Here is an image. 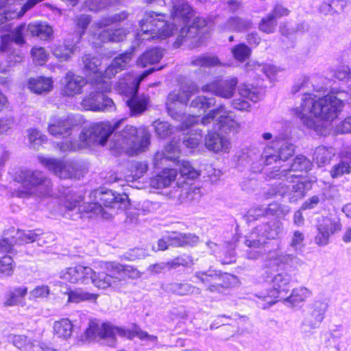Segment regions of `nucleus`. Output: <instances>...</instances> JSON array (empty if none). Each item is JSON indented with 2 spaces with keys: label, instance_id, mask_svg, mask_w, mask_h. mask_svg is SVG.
Listing matches in <instances>:
<instances>
[{
  "label": "nucleus",
  "instance_id": "6e6552de",
  "mask_svg": "<svg viewBox=\"0 0 351 351\" xmlns=\"http://www.w3.org/2000/svg\"><path fill=\"white\" fill-rule=\"evenodd\" d=\"M295 153V146L286 141L276 138L271 145H267L260 155L257 149H251L247 153L252 161L260 157L261 164L267 166L286 161Z\"/></svg>",
  "mask_w": 351,
  "mask_h": 351
},
{
  "label": "nucleus",
  "instance_id": "8fccbe9b",
  "mask_svg": "<svg viewBox=\"0 0 351 351\" xmlns=\"http://www.w3.org/2000/svg\"><path fill=\"white\" fill-rule=\"evenodd\" d=\"M252 22L239 17L230 18L226 24V30L241 31L250 27Z\"/></svg>",
  "mask_w": 351,
  "mask_h": 351
},
{
  "label": "nucleus",
  "instance_id": "a19ab883",
  "mask_svg": "<svg viewBox=\"0 0 351 351\" xmlns=\"http://www.w3.org/2000/svg\"><path fill=\"white\" fill-rule=\"evenodd\" d=\"M53 331L59 338L67 339L71 336L73 324L69 319H62L54 322Z\"/></svg>",
  "mask_w": 351,
  "mask_h": 351
},
{
  "label": "nucleus",
  "instance_id": "f704fd0d",
  "mask_svg": "<svg viewBox=\"0 0 351 351\" xmlns=\"http://www.w3.org/2000/svg\"><path fill=\"white\" fill-rule=\"evenodd\" d=\"M179 152L180 149L178 143L172 141L165 146L164 152L156 153L154 158V165L158 166L160 161L165 158L169 160H175L178 157Z\"/></svg>",
  "mask_w": 351,
  "mask_h": 351
},
{
  "label": "nucleus",
  "instance_id": "5fc2aeb1",
  "mask_svg": "<svg viewBox=\"0 0 351 351\" xmlns=\"http://www.w3.org/2000/svg\"><path fill=\"white\" fill-rule=\"evenodd\" d=\"M39 234L32 230L18 231L16 233L15 243L19 245L36 241Z\"/></svg>",
  "mask_w": 351,
  "mask_h": 351
},
{
  "label": "nucleus",
  "instance_id": "49530a36",
  "mask_svg": "<svg viewBox=\"0 0 351 351\" xmlns=\"http://www.w3.org/2000/svg\"><path fill=\"white\" fill-rule=\"evenodd\" d=\"M82 61L84 62V71L87 75L99 73V77H101L99 68L101 65V60L99 58L87 54L83 56Z\"/></svg>",
  "mask_w": 351,
  "mask_h": 351
},
{
  "label": "nucleus",
  "instance_id": "423d86ee",
  "mask_svg": "<svg viewBox=\"0 0 351 351\" xmlns=\"http://www.w3.org/2000/svg\"><path fill=\"white\" fill-rule=\"evenodd\" d=\"M152 71L153 69H150L145 71L139 76L128 75L123 81L119 82L117 86V90L120 93L130 97L126 103L132 115L141 114L149 104V98L148 96H138L136 93L141 82Z\"/></svg>",
  "mask_w": 351,
  "mask_h": 351
},
{
  "label": "nucleus",
  "instance_id": "c85d7f7f",
  "mask_svg": "<svg viewBox=\"0 0 351 351\" xmlns=\"http://www.w3.org/2000/svg\"><path fill=\"white\" fill-rule=\"evenodd\" d=\"M166 292L180 296L200 295L201 289L187 282H169L162 285Z\"/></svg>",
  "mask_w": 351,
  "mask_h": 351
},
{
  "label": "nucleus",
  "instance_id": "1a4fd4ad",
  "mask_svg": "<svg viewBox=\"0 0 351 351\" xmlns=\"http://www.w3.org/2000/svg\"><path fill=\"white\" fill-rule=\"evenodd\" d=\"M200 121L201 123L206 125L211 122L215 123L218 122L219 128L223 131L237 134L239 133L242 128L241 123L234 119L232 113L227 111L223 106H220L215 110H211L202 119L194 116L189 117L186 120L182 122L181 125L182 130H185L195 123H197Z\"/></svg>",
  "mask_w": 351,
  "mask_h": 351
},
{
  "label": "nucleus",
  "instance_id": "b1692460",
  "mask_svg": "<svg viewBox=\"0 0 351 351\" xmlns=\"http://www.w3.org/2000/svg\"><path fill=\"white\" fill-rule=\"evenodd\" d=\"M38 160L43 166L61 178H69L73 175L75 167L72 162L45 157H39Z\"/></svg>",
  "mask_w": 351,
  "mask_h": 351
},
{
  "label": "nucleus",
  "instance_id": "9b49d317",
  "mask_svg": "<svg viewBox=\"0 0 351 351\" xmlns=\"http://www.w3.org/2000/svg\"><path fill=\"white\" fill-rule=\"evenodd\" d=\"M110 88V83L104 80L103 78H99L95 84L93 90L82 101V106L86 110L93 111L114 110L113 101L104 95V93L108 91Z\"/></svg>",
  "mask_w": 351,
  "mask_h": 351
},
{
  "label": "nucleus",
  "instance_id": "bb28decb",
  "mask_svg": "<svg viewBox=\"0 0 351 351\" xmlns=\"http://www.w3.org/2000/svg\"><path fill=\"white\" fill-rule=\"evenodd\" d=\"M72 126L73 124L69 119L54 115L49 119L48 131L49 134L57 138H66L71 134Z\"/></svg>",
  "mask_w": 351,
  "mask_h": 351
},
{
  "label": "nucleus",
  "instance_id": "774afa93",
  "mask_svg": "<svg viewBox=\"0 0 351 351\" xmlns=\"http://www.w3.org/2000/svg\"><path fill=\"white\" fill-rule=\"evenodd\" d=\"M91 21L90 15L81 14L75 16V23L77 29H81V35L84 34L85 30Z\"/></svg>",
  "mask_w": 351,
  "mask_h": 351
},
{
  "label": "nucleus",
  "instance_id": "3c124183",
  "mask_svg": "<svg viewBox=\"0 0 351 351\" xmlns=\"http://www.w3.org/2000/svg\"><path fill=\"white\" fill-rule=\"evenodd\" d=\"M220 64L217 56H198L191 61V65L199 67H210Z\"/></svg>",
  "mask_w": 351,
  "mask_h": 351
},
{
  "label": "nucleus",
  "instance_id": "f03ea898",
  "mask_svg": "<svg viewBox=\"0 0 351 351\" xmlns=\"http://www.w3.org/2000/svg\"><path fill=\"white\" fill-rule=\"evenodd\" d=\"M172 23H168L161 13L146 12L139 22V39H165L173 35L178 27L188 25L194 16V10L186 0H171L170 9Z\"/></svg>",
  "mask_w": 351,
  "mask_h": 351
},
{
  "label": "nucleus",
  "instance_id": "f257e3e1",
  "mask_svg": "<svg viewBox=\"0 0 351 351\" xmlns=\"http://www.w3.org/2000/svg\"><path fill=\"white\" fill-rule=\"evenodd\" d=\"M345 101L351 106V86L348 91L339 90L318 99L307 95L302 99L300 106L292 111L305 126L318 131L319 125L316 119L333 121L343 110Z\"/></svg>",
  "mask_w": 351,
  "mask_h": 351
},
{
  "label": "nucleus",
  "instance_id": "ea45409f",
  "mask_svg": "<svg viewBox=\"0 0 351 351\" xmlns=\"http://www.w3.org/2000/svg\"><path fill=\"white\" fill-rule=\"evenodd\" d=\"M267 243L263 233L258 230V226L245 237V244L252 249H259L265 247Z\"/></svg>",
  "mask_w": 351,
  "mask_h": 351
},
{
  "label": "nucleus",
  "instance_id": "4468645a",
  "mask_svg": "<svg viewBox=\"0 0 351 351\" xmlns=\"http://www.w3.org/2000/svg\"><path fill=\"white\" fill-rule=\"evenodd\" d=\"M312 162L304 155L297 156L288 168L275 167L267 173L271 179H278L294 183L295 180L300 177L297 172L308 171L311 169Z\"/></svg>",
  "mask_w": 351,
  "mask_h": 351
},
{
  "label": "nucleus",
  "instance_id": "dca6fc26",
  "mask_svg": "<svg viewBox=\"0 0 351 351\" xmlns=\"http://www.w3.org/2000/svg\"><path fill=\"white\" fill-rule=\"evenodd\" d=\"M295 182L296 183L293 184L291 189L282 183L271 187L268 192V197H272L277 195L284 196L287 195L290 202H298L305 196L306 191L311 188V183L301 180Z\"/></svg>",
  "mask_w": 351,
  "mask_h": 351
},
{
  "label": "nucleus",
  "instance_id": "69168bd1",
  "mask_svg": "<svg viewBox=\"0 0 351 351\" xmlns=\"http://www.w3.org/2000/svg\"><path fill=\"white\" fill-rule=\"evenodd\" d=\"M33 60L37 64L42 65L45 64L48 59V53L43 47H33L31 50Z\"/></svg>",
  "mask_w": 351,
  "mask_h": 351
},
{
  "label": "nucleus",
  "instance_id": "7ed1b4c3",
  "mask_svg": "<svg viewBox=\"0 0 351 351\" xmlns=\"http://www.w3.org/2000/svg\"><path fill=\"white\" fill-rule=\"evenodd\" d=\"M89 199L90 202L81 204L82 196L67 197L64 216L76 220L82 217V213H94L108 219L112 215L110 210L119 209L121 204L128 199V196L125 194L116 195L111 190L97 189L90 193Z\"/></svg>",
  "mask_w": 351,
  "mask_h": 351
},
{
  "label": "nucleus",
  "instance_id": "864d4df0",
  "mask_svg": "<svg viewBox=\"0 0 351 351\" xmlns=\"http://www.w3.org/2000/svg\"><path fill=\"white\" fill-rule=\"evenodd\" d=\"M277 21L270 14L263 17L259 23V29L267 34L274 33L277 26Z\"/></svg>",
  "mask_w": 351,
  "mask_h": 351
},
{
  "label": "nucleus",
  "instance_id": "680f3d73",
  "mask_svg": "<svg viewBox=\"0 0 351 351\" xmlns=\"http://www.w3.org/2000/svg\"><path fill=\"white\" fill-rule=\"evenodd\" d=\"M180 173L182 177L194 179L199 176L198 171L195 170L188 161H182L180 164Z\"/></svg>",
  "mask_w": 351,
  "mask_h": 351
},
{
  "label": "nucleus",
  "instance_id": "13d9d810",
  "mask_svg": "<svg viewBox=\"0 0 351 351\" xmlns=\"http://www.w3.org/2000/svg\"><path fill=\"white\" fill-rule=\"evenodd\" d=\"M304 234L299 230H296L294 231L293 233V236L291 239L289 245L294 252H298L299 251H302V248L304 247Z\"/></svg>",
  "mask_w": 351,
  "mask_h": 351
},
{
  "label": "nucleus",
  "instance_id": "c03bdc74",
  "mask_svg": "<svg viewBox=\"0 0 351 351\" xmlns=\"http://www.w3.org/2000/svg\"><path fill=\"white\" fill-rule=\"evenodd\" d=\"M215 102V99L213 97L197 96L191 101L189 107L193 109V111L205 112L208 108L214 106Z\"/></svg>",
  "mask_w": 351,
  "mask_h": 351
},
{
  "label": "nucleus",
  "instance_id": "473e14b6",
  "mask_svg": "<svg viewBox=\"0 0 351 351\" xmlns=\"http://www.w3.org/2000/svg\"><path fill=\"white\" fill-rule=\"evenodd\" d=\"M258 230L263 233L266 240L276 239L282 232L283 227L280 221L272 220L258 226Z\"/></svg>",
  "mask_w": 351,
  "mask_h": 351
},
{
  "label": "nucleus",
  "instance_id": "393cba45",
  "mask_svg": "<svg viewBox=\"0 0 351 351\" xmlns=\"http://www.w3.org/2000/svg\"><path fill=\"white\" fill-rule=\"evenodd\" d=\"M8 340L21 351H53L24 335L10 334L8 335Z\"/></svg>",
  "mask_w": 351,
  "mask_h": 351
},
{
  "label": "nucleus",
  "instance_id": "052dcab7",
  "mask_svg": "<svg viewBox=\"0 0 351 351\" xmlns=\"http://www.w3.org/2000/svg\"><path fill=\"white\" fill-rule=\"evenodd\" d=\"M14 271L12 258L10 256H4L0 258V274L10 276Z\"/></svg>",
  "mask_w": 351,
  "mask_h": 351
},
{
  "label": "nucleus",
  "instance_id": "7c9ffc66",
  "mask_svg": "<svg viewBox=\"0 0 351 351\" xmlns=\"http://www.w3.org/2000/svg\"><path fill=\"white\" fill-rule=\"evenodd\" d=\"M66 84L62 90L66 96H74L82 93V88L86 84V80L83 77L68 73L65 77Z\"/></svg>",
  "mask_w": 351,
  "mask_h": 351
},
{
  "label": "nucleus",
  "instance_id": "f8f14e48",
  "mask_svg": "<svg viewBox=\"0 0 351 351\" xmlns=\"http://www.w3.org/2000/svg\"><path fill=\"white\" fill-rule=\"evenodd\" d=\"M122 123L123 119L113 123L100 122L85 129L80 135V139L82 142L81 146H90L94 144L104 145L109 136L119 128Z\"/></svg>",
  "mask_w": 351,
  "mask_h": 351
},
{
  "label": "nucleus",
  "instance_id": "e433bc0d",
  "mask_svg": "<svg viewBox=\"0 0 351 351\" xmlns=\"http://www.w3.org/2000/svg\"><path fill=\"white\" fill-rule=\"evenodd\" d=\"M311 295V291L304 287H299L292 290L291 293L284 298L285 301L289 303L291 306H296L304 302Z\"/></svg>",
  "mask_w": 351,
  "mask_h": 351
},
{
  "label": "nucleus",
  "instance_id": "6ab92c4d",
  "mask_svg": "<svg viewBox=\"0 0 351 351\" xmlns=\"http://www.w3.org/2000/svg\"><path fill=\"white\" fill-rule=\"evenodd\" d=\"M326 308L327 304L325 302H315L304 315L300 327L301 330L303 332H310L318 328L324 319Z\"/></svg>",
  "mask_w": 351,
  "mask_h": 351
},
{
  "label": "nucleus",
  "instance_id": "4d7b16f0",
  "mask_svg": "<svg viewBox=\"0 0 351 351\" xmlns=\"http://www.w3.org/2000/svg\"><path fill=\"white\" fill-rule=\"evenodd\" d=\"M153 126L154 127L156 134L161 138L167 137L173 132V128L167 121L160 120L155 121L153 123Z\"/></svg>",
  "mask_w": 351,
  "mask_h": 351
},
{
  "label": "nucleus",
  "instance_id": "2eb2a0df",
  "mask_svg": "<svg viewBox=\"0 0 351 351\" xmlns=\"http://www.w3.org/2000/svg\"><path fill=\"white\" fill-rule=\"evenodd\" d=\"M198 87L193 83L182 85L180 89L171 91L166 100V108L168 114L174 119L180 117L178 111V102L180 104L186 105L190 97L198 92Z\"/></svg>",
  "mask_w": 351,
  "mask_h": 351
},
{
  "label": "nucleus",
  "instance_id": "0e129e2a",
  "mask_svg": "<svg viewBox=\"0 0 351 351\" xmlns=\"http://www.w3.org/2000/svg\"><path fill=\"white\" fill-rule=\"evenodd\" d=\"M250 49L244 44H239L232 49V52L235 59L239 61H243L247 58L250 54Z\"/></svg>",
  "mask_w": 351,
  "mask_h": 351
},
{
  "label": "nucleus",
  "instance_id": "c9c22d12",
  "mask_svg": "<svg viewBox=\"0 0 351 351\" xmlns=\"http://www.w3.org/2000/svg\"><path fill=\"white\" fill-rule=\"evenodd\" d=\"M335 154L333 148L318 146L314 150L313 160L319 167H322L329 163Z\"/></svg>",
  "mask_w": 351,
  "mask_h": 351
},
{
  "label": "nucleus",
  "instance_id": "ddd939ff",
  "mask_svg": "<svg viewBox=\"0 0 351 351\" xmlns=\"http://www.w3.org/2000/svg\"><path fill=\"white\" fill-rule=\"evenodd\" d=\"M291 278L287 273L276 275L272 280V290L255 294L258 299L256 302L259 306L265 309L275 304L277 298L284 299L289 291Z\"/></svg>",
  "mask_w": 351,
  "mask_h": 351
},
{
  "label": "nucleus",
  "instance_id": "9d476101",
  "mask_svg": "<svg viewBox=\"0 0 351 351\" xmlns=\"http://www.w3.org/2000/svg\"><path fill=\"white\" fill-rule=\"evenodd\" d=\"M85 336L88 339H97L101 344L114 347L117 343V336L132 338V333L129 330L110 324L90 321L85 331Z\"/></svg>",
  "mask_w": 351,
  "mask_h": 351
},
{
  "label": "nucleus",
  "instance_id": "603ef678",
  "mask_svg": "<svg viewBox=\"0 0 351 351\" xmlns=\"http://www.w3.org/2000/svg\"><path fill=\"white\" fill-rule=\"evenodd\" d=\"M239 93L241 97L254 103L257 102L260 99L259 93L257 88L254 87L250 88L249 85L245 84H243L239 86Z\"/></svg>",
  "mask_w": 351,
  "mask_h": 351
},
{
  "label": "nucleus",
  "instance_id": "5701e85b",
  "mask_svg": "<svg viewBox=\"0 0 351 351\" xmlns=\"http://www.w3.org/2000/svg\"><path fill=\"white\" fill-rule=\"evenodd\" d=\"M238 84L236 77H231L224 81H214L202 86L203 92H210L214 95L229 99L234 93L235 88Z\"/></svg>",
  "mask_w": 351,
  "mask_h": 351
},
{
  "label": "nucleus",
  "instance_id": "a211bd4d",
  "mask_svg": "<svg viewBox=\"0 0 351 351\" xmlns=\"http://www.w3.org/2000/svg\"><path fill=\"white\" fill-rule=\"evenodd\" d=\"M317 233L315 237V243L319 246L326 245L330 237L341 229L339 219L331 217H321L316 225Z\"/></svg>",
  "mask_w": 351,
  "mask_h": 351
},
{
  "label": "nucleus",
  "instance_id": "6e6d98bb",
  "mask_svg": "<svg viewBox=\"0 0 351 351\" xmlns=\"http://www.w3.org/2000/svg\"><path fill=\"white\" fill-rule=\"evenodd\" d=\"M50 288L48 285H41L36 286L29 293V300H36L47 298L50 294Z\"/></svg>",
  "mask_w": 351,
  "mask_h": 351
},
{
  "label": "nucleus",
  "instance_id": "338daca9",
  "mask_svg": "<svg viewBox=\"0 0 351 351\" xmlns=\"http://www.w3.org/2000/svg\"><path fill=\"white\" fill-rule=\"evenodd\" d=\"M289 211V210L287 207L282 206L276 202H274L268 205L266 214L268 215L280 216L286 215Z\"/></svg>",
  "mask_w": 351,
  "mask_h": 351
},
{
  "label": "nucleus",
  "instance_id": "37998d69",
  "mask_svg": "<svg viewBox=\"0 0 351 351\" xmlns=\"http://www.w3.org/2000/svg\"><path fill=\"white\" fill-rule=\"evenodd\" d=\"M98 295L86 292L81 289H75L68 293V302L79 303L84 301H95Z\"/></svg>",
  "mask_w": 351,
  "mask_h": 351
},
{
  "label": "nucleus",
  "instance_id": "20e7f679",
  "mask_svg": "<svg viewBox=\"0 0 351 351\" xmlns=\"http://www.w3.org/2000/svg\"><path fill=\"white\" fill-rule=\"evenodd\" d=\"M150 144V134L143 128L139 130L133 125H126L121 132H114L109 147L117 152L134 155L145 152Z\"/></svg>",
  "mask_w": 351,
  "mask_h": 351
},
{
  "label": "nucleus",
  "instance_id": "f3484780",
  "mask_svg": "<svg viewBox=\"0 0 351 351\" xmlns=\"http://www.w3.org/2000/svg\"><path fill=\"white\" fill-rule=\"evenodd\" d=\"M99 272H101V270L97 274L96 271L89 267L77 265L61 271L60 278L66 282L73 284L78 282L86 284L88 280L90 279L95 286L94 280L99 278Z\"/></svg>",
  "mask_w": 351,
  "mask_h": 351
},
{
  "label": "nucleus",
  "instance_id": "a878e982",
  "mask_svg": "<svg viewBox=\"0 0 351 351\" xmlns=\"http://www.w3.org/2000/svg\"><path fill=\"white\" fill-rule=\"evenodd\" d=\"M205 147L215 153H228L231 149L230 140L215 132H208L204 138Z\"/></svg>",
  "mask_w": 351,
  "mask_h": 351
},
{
  "label": "nucleus",
  "instance_id": "cd10ccee",
  "mask_svg": "<svg viewBox=\"0 0 351 351\" xmlns=\"http://www.w3.org/2000/svg\"><path fill=\"white\" fill-rule=\"evenodd\" d=\"M133 54L132 52H126L115 57L110 64L106 69L104 73L105 78H111L117 73L127 69L132 61Z\"/></svg>",
  "mask_w": 351,
  "mask_h": 351
},
{
  "label": "nucleus",
  "instance_id": "aec40b11",
  "mask_svg": "<svg viewBox=\"0 0 351 351\" xmlns=\"http://www.w3.org/2000/svg\"><path fill=\"white\" fill-rule=\"evenodd\" d=\"M199 239L193 234H186L178 232H171L158 241V247L153 250H165L169 245L174 247H184L186 245H194L197 243Z\"/></svg>",
  "mask_w": 351,
  "mask_h": 351
},
{
  "label": "nucleus",
  "instance_id": "c756f323",
  "mask_svg": "<svg viewBox=\"0 0 351 351\" xmlns=\"http://www.w3.org/2000/svg\"><path fill=\"white\" fill-rule=\"evenodd\" d=\"M299 259L297 256L280 251H270L265 259V265L267 267L280 266L297 263Z\"/></svg>",
  "mask_w": 351,
  "mask_h": 351
},
{
  "label": "nucleus",
  "instance_id": "0eeeda50",
  "mask_svg": "<svg viewBox=\"0 0 351 351\" xmlns=\"http://www.w3.org/2000/svg\"><path fill=\"white\" fill-rule=\"evenodd\" d=\"M128 16V13L125 11H122L119 13L104 17L94 22L90 29V33L93 39L99 41H96L95 43L99 45L100 43L122 41L127 35L125 29H106V27L113 23L123 21L126 19Z\"/></svg>",
  "mask_w": 351,
  "mask_h": 351
},
{
  "label": "nucleus",
  "instance_id": "79ce46f5",
  "mask_svg": "<svg viewBox=\"0 0 351 351\" xmlns=\"http://www.w3.org/2000/svg\"><path fill=\"white\" fill-rule=\"evenodd\" d=\"M74 52V47L69 44L55 45L51 50L52 54L60 61L69 60Z\"/></svg>",
  "mask_w": 351,
  "mask_h": 351
},
{
  "label": "nucleus",
  "instance_id": "de8ad7c7",
  "mask_svg": "<svg viewBox=\"0 0 351 351\" xmlns=\"http://www.w3.org/2000/svg\"><path fill=\"white\" fill-rule=\"evenodd\" d=\"M29 25L21 24L20 25L16 27L8 36H10V38H11L12 41L15 43L19 45H23L25 41V36L26 34H29Z\"/></svg>",
  "mask_w": 351,
  "mask_h": 351
},
{
  "label": "nucleus",
  "instance_id": "bf43d9fd",
  "mask_svg": "<svg viewBox=\"0 0 351 351\" xmlns=\"http://www.w3.org/2000/svg\"><path fill=\"white\" fill-rule=\"evenodd\" d=\"M351 172V166L345 161H341L337 165L332 167L330 170V176L333 178H339L345 173Z\"/></svg>",
  "mask_w": 351,
  "mask_h": 351
},
{
  "label": "nucleus",
  "instance_id": "4c0bfd02",
  "mask_svg": "<svg viewBox=\"0 0 351 351\" xmlns=\"http://www.w3.org/2000/svg\"><path fill=\"white\" fill-rule=\"evenodd\" d=\"M28 29L29 35L38 36L42 40H47L53 34L52 27L46 23H30L29 24Z\"/></svg>",
  "mask_w": 351,
  "mask_h": 351
},
{
  "label": "nucleus",
  "instance_id": "2f4dec72",
  "mask_svg": "<svg viewBox=\"0 0 351 351\" xmlns=\"http://www.w3.org/2000/svg\"><path fill=\"white\" fill-rule=\"evenodd\" d=\"M177 175L178 173L176 169H163L160 173L151 179L150 186L154 189L167 187L175 180Z\"/></svg>",
  "mask_w": 351,
  "mask_h": 351
},
{
  "label": "nucleus",
  "instance_id": "4be33fe9",
  "mask_svg": "<svg viewBox=\"0 0 351 351\" xmlns=\"http://www.w3.org/2000/svg\"><path fill=\"white\" fill-rule=\"evenodd\" d=\"M22 184L29 189H43V195H48L51 190V182L40 171H25L20 176Z\"/></svg>",
  "mask_w": 351,
  "mask_h": 351
},
{
  "label": "nucleus",
  "instance_id": "39448f33",
  "mask_svg": "<svg viewBox=\"0 0 351 351\" xmlns=\"http://www.w3.org/2000/svg\"><path fill=\"white\" fill-rule=\"evenodd\" d=\"M95 267L101 270L99 278L94 280L95 286L101 289L118 288L126 278H137L140 273L130 266H123L116 262L101 261Z\"/></svg>",
  "mask_w": 351,
  "mask_h": 351
},
{
  "label": "nucleus",
  "instance_id": "a18cd8bd",
  "mask_svg": "<svg viewBox=\"0 0 351 351\" xmlns=\"http://www.w3.org/2000/svg\"><path fill=\"white\" fill-rule=\"evenodd\" d=\"M27 293V288L25 287H15L8 292L4 306H12L18 305L20 302L19 298H24Z\"/></svg>",
  "mask_w": 351,
  "mask_h": 351
},
{
  "label": "nucleus",
  "instance_id": "09e8293b",
  "mask_svg": "<svg viewBox=\"0 0 351 351\" xmlns=\"http://www.w3.org/2000/svg\"><path fill=\"white\" fill-rule=\"evenodd\" d=\"M346 2L343 0H332L330 3L324 2L322 3L319 10L324 14H332L343 10Z\"/></svg>",
  "mask_w": 351,
  "mask_h": 351
},
{
  "label": "nucleus",
  "instance_id": "412c9836",
  "mask_svg": "<svg viewBox=\"0 0 351 351\" xmlns=\"http://www.w3.org/2000/svg\"><path fill=\"white\" fill-rule=\"evenodd\" d=\"M192 19L191 23L190 21L188 25H185L180 29L178 37L174 43L175 47H179L184 43L197 37L198 30L206 27L209 23V21L206 18L200 16H195L194 15Z\"/></svg>",
  "mask_w": 351,
  "mask_h": 351
},
{
  "label": "nucleus",
  "instance_id": "58836bf2",
  "mask_svg": "<svg viewBox=\"0 0 351 351\" xmlns=\"http://www.w3.org/2000/svg\"><path fill=\"white\" fill-rule=\"evenodd\" d=\"M162 56V51L160 49H152L147 51L138 58L137 64L141 67H145L148 64H152L159 62Z\"/></svg>",
  "mask_w": 351,
  "mask_h": 351
},
{
  "label": "nucleus",
  "instance_id": "72a5a7b5",
  "mask_svg": "<svg viewBox=\"0 0 351 351\" xmlns=\"http://www.w3.org/2000/svg\"><path fill=\"white\" fill-rule=\"evenodd\" d=\"M28 88L32 92L37 94L48 93L53 88V81L50 77H45L30 78L28 81Z\"/></svg>",
  "mask_w": 351,
  "mask_h": 351
},
{
  "label": "nucleus",
  "instance_id": "e2e57ef3",
  "mask_svg": "<svg viewBox=\"0 0 351 351\" xmlns=\"http://www.w3.org/2000/svg\"><path fill=\"white\" fill-rule=\"evenodd\" d=\"M221 276L222 274H218L215 271H197L195 274V276L206 285L213 283L215 281L214 277H221Z\"/></svg>",
  "mask_w": 351,
  "mask_h": 351
}]
</instances>
